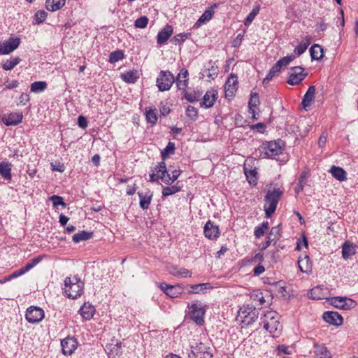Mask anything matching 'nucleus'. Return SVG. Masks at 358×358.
I'll return each mask as SVG.
<instances>
[{"instance_id": "f257e3e1", "label": "nucleus", "mask_w": 358, "mask_h": 358, "mask_svg": "<svg viewBox=\"0 0 358 358\" xmlns=\"http://www.w3.org/2000/svg\"><path fill=\"white\" fill-rule=\"evenodd\" d=\"M83 289L84 282L77 275L65 278L64 292L68 298L77 299L83 294Z\"/></svg>"}, {"instance_id": "f03ea898", "label": "nucleus", "mask_w": 358, "mask_h": 358, "mask_svg": "<svg viewBox=\"0 0 358 358\" xmlns=\"http://www.w3.org/2000/svg\"><path fill=\"white\" fill-rule=\"evenodd\" d=\"M264 328L273 337H278L281 333L282 326L279 321V315L275 311H267L262 318Z\"/></svg>"}, {"instance_id": "7ed1b4c3", "label": "nucleus", "mask_w": 358, "mask_h": 358, "mask_svg": "<svg viewBox=\"0 0 358 358\" xmlns=\"http://www.w3.org/2000/svg\"><path fill=\"white\" fill-rule=\"evenodd\" d=\"M282 191L279 187L268 189L264 197L266 217L269 218L275 213L277 205L282 197Z\"/></svg>"}, {"instance_id": "20e7f679", "label": "nucleus", "mask_w": 358, "mask_h": 358, "mask_svg": "<svg viewBox=\"0 0 358 358\" xmlns=\"http://www.w3.org/2000/svg\"><path fill=\"white\" fill-rule=\"evenodd\" d=\"M258 310L254 306H243L238 312L236 320L241 323L249 325L252 324L258 317Z\"/></svg>"}, {"instance_id": "39448f33", "label": "nucleus", "mask_w": 358, "mask_h": 358, "mask_svg": "<svg viewBox=\"0 0 358 358\" xmlns=\"http://www.w3.org/2000/svg\"><path fill=\"white\" fill-rule=\"evenodd\" d=\"M260 151L262 152L261 156L262 157H273L282 153V148L280 142L270 141L263 143L260 148Z\"/></svg>"}, {"instance_id": "423d86ee", "label": "nucleus", "mask_w": 358, "mask_h": 358, "mask_svg": "<svg viewBox=\"0 0 358 358\" xmlns=\"http://www.w3.org/2000/svg\"><path fill=\"white\" fill-rule=\"evenodd\" d=\"M175 80L173 75L169 71H161L156 83L159 91L169 90Z\"/></svg>"}, {"instance_id": "0eeeda50", "label": "nucleus", "mask_w": 358, "mask_h": 358, "mask_svg": "<svg viewBox=\"0 0 358 358\" xmlns=\"http://www.w3.org/2000/svg\"><path fill=\"white\" fill-rule=\"evenodd\" d=\"M329 301L333 306L342 310H350L357 306L355 301L346 296L331 297L329 299Z\"/></svg>"}, {"instance_id": "6e6552de", "label": "nucleus", "mask_w": 358, "mask_h": 358, "mask_svg": "<svg viewBox=\"0 0 358 358\" xmlns=\"http://www.w3.org/2000/svg\"><path fill=\"white\" fill-rule=\"evenodd\" d=\"M190 310V318L199 325H202L204 322L203 315L205 310L201 303L198 301L192 303L188 306Z\"/></svg>"}, {"instance_id": "1a4fd4ad", "label": "nucleus", "mask_w": 358, "mask_h": 358, "mask_svg": "<svg viewBox=\"0 0 358 358\" xmlns=\"http://www.w3.org/2000/svg\"><path fill=\"white\" fill-rule=\"evenodd\" d=\"M307 75L306 73H304V69L303 67H292L291 71L289 73V78L287 83L290 85H298L305 79Z\"/></svg>"}, {"instance_id": "9d476101", "label": "nucleus", "mask_w": 358, "mask_h": 358, "mask_svg": "<svg viewBox=\"0 0 358 358\" xmlns=\"http://www.w3.org/2000/svg\"><path fill=\"white\" fill-rule=\"evenodd\" d=\"M44 311L38 306H30L27 309L25 318L29 323H38L44 317Z\"/></svg>"}, {"instance_id": "9b49d317", "label": "nucleus", "mask_w": 358, "mask_h": 358, "mask_svg": "<svg viewBox=\"0 0 358 358\" xmlns=\"http://www.w3.org/2000/svg\"><path fill=\"white\" fill-rule=\"evenodd\" d=\"M20 44V38H10L3 43H0V55H8L18 48Z\"/></svg>"}, {"instance_id": "f8f14e48", "label": "nucleus", "mask_w": 358, "mask_h": 358, "mask_svg": "<svg viewBox=\"0 0 358 358\" xmlns=\"http://www.w3.org/2000/svg\"><path fill=\"white\" fill-rule=\"evenodd\" d=\"M137 194L139 197V206L143 210L148 209L153 197V192L147 188L138 191Z\"/></svg>"}, {"instance_id": "ddd939ff", "label": "nucleus", "mask_w": 358, "mask_h": 358, "mask_svg": "<svg viewBox=\"0 0 358 358\" xmlns=\"http://www.w3.org/2000/svg\"><path fill=\"white\" fill-rule=\"evenodd\" d=\"M238 89V78L234 74H231L228 78L225 85V96L226 98H231L235 95V93Z\"/></svg>"}, {"instance_id": "4468645a", "label": "nucleus", "mask_w": 358, "mask_h": 358, "mask_svg": "<svg viewBox=\"0 0 358 358\" xmlns=\"http://www.w3.org/2000/svg\"><path fill=\"white\" fill-rule=\"evenodd\" d=\"M159 287L166 295L171 298L178 297L183 291V288L181 285H171L165 282H162L160 284Z\"/></svg>"}, {"instance_id": "2eb2a0df", "label": "nucleus", "mask_w": 358, "mask_h": 358, "mask_svg": "<svg viewBox=\"0 0 358 358\" xmlns=\"http://www.w3.org/2000/svg\"><path fill=\"white\" fill-rule=\"evenodd\" d=\"M77 341L72 337H67L61 341L62 352L65 355H71L77 348Z\"/></svg>"}, {"instance_id": "dca6fc26", "label": "nucleus", "mask_w": 358, "mask_h": 358, "mask_svg": "<svg viewBox=\"0 0 358 358\" xmlns=\"http://www.w3.org/2000/svg\"><path fill=\"white\" fill-rule=\"evenodd\" d=\"M322 318L326 322L337 327L341 325L343 321L342 316L334 311L324 312Z\"/></svg>"}, {"instance_id": "f3484780", "label": "nucleus", "mask_w": 358, "mask_h": 358, "mask_svg": "<svg viewBox=\"0 0 358 358\" xmlns=\"http://www.w3.org/2000/svg\"><path fill=\"white\" fill-rule=\"evenodd\" d=\"M217 91L215 89L208 90L203 96V101L201 102V106L206 108H211L217 99Z\"/></svg>"}, {"instance_id": "a211bd4d", "label": "nucleus", "mask_w": 358, "mask_h": 358, "mask_svg": "<svg viewBox=\"0 0 358 358\" xmlns=\"http://www.w3.org/2000/svg\"><path fill=\"white\" fill-rule=\"evenodd\" d=\"M205 236L209 239H214L219 236L220 229L218 227L211 221H208L203 228Z\"/></svg>"}, {"instance_id": "6ab92c4d", "label": "nucleus", "mask_w": 358, "mask_h": 358, "mask_svg": "<svg viewBox=\"0 0 358 358\" xmlns=\"http://www.w3.org/2000/svg\"><path fill=\"white\" fill-rule=\"evenodd\" d=\"M23 118L22 113H11L8 115L2 117L3 122L7 126L17 125L20 124Z\"/></svg>"}, {"instance_id": "aec40b11", "label": "nucleus", "mask_w": 358, "mask_h": 358, "mask_svg": "<svg viewBox=\"0 0 358 358\" xmlns=\"http://www.w3.org/2000/svg\"><path fill=\"white\" fill-rule=\"evenodd\" d=\"M280 229L278 227H273L270 230L269 234L267 237V240L262 243V250L266 249L271 243V242L274 241V243L275 244L276 241L280 238Z\"/></svg>"}, {"instance_id": "412c9836", "label": "nucleus", "mask_w": 358, "mask_h": 358, "mask_svg": "<svg viewBox=\"0 0 358 358\" xmlns=\"http://www.w3.org/2000/svg\"><path fill=\"white\" fill-rule=\"evenodd\" d=\"M164 173H166V165L165 162H161L156 166L155 171L150 174V180L155 182L159 179L162 180V177H164Z\"/></svg>"}, {"instance_id": "4be33fe9", "label": "nucleus", "mask_w": 358, "mask_h": 358, "mask_svg": "<svg viewBox=\"0 0 358 358\" xmlns=\"http://www.w3.org/2000/svg\"><path fill=\"white\" fill-rule=\"evenodd\" d=\"M315 87L312 85L308 87L307 92L304 94L301 101V105L306 110H308V108L311 106L315 98Z\"/></svg>"}, {"instance_id": "5701e85b", "label": "nucleus", "mask_w": 358, "mask_h": 358, "mask_svg": "<svg viewBox=\"0 0 358 358\" xmlns=\"http://www.w3.org/2000/svg\"><path fill=\"white\" fill-rule=\"evenodd\" d=\"M188 71L186 69H182L178 73L176 83L177 87L179 90H185L187 86V76Z\"/></svg>"}, {"instance_id": "b1692460", "label": "nucleus", "mask_w": 358, "mask_h": 358, "mask_svg": "<svg viewBox=\"0 0 358 358\" xmlns=\"http://www.w3.org/2000/svg\"><path fill=\"white\" fill-rule=\"evenodd\" d=\"M173 34V28L171 26L166 25L157 34V43L159 45L164 44Z\"/></svg>"}, {"instance_id": "393cba45", "label": "nucleus", "mask_w": 358, "mask_h": 358, "mask_svg": "<svg viewBox=\"0 0 358 358\" xmlns=\"http://www.w3.org/2000/svg\"><path fill=\"white\" fill-rule=\"evenodd\" d=\"M326 289V288H323L321 286L315 287L308 292V296L313 300L322 299L325 297L326 293L324 291Z\"/></svg>"}, {"instance_id": "a878e982", "label": "nucleus", "mask_w": 358, "mask_h": 358, "mask_svg": "<svg viewBox=\"0 0 358 358\" xmlns=\"http://www.w3.org/2000/svg\"><path fill=\"white\" fill-rule=\"evenodd\" d=\"M94 313L95 308L88 303H85L80 308V315L86 320H90L94 316Z\"/></svg>"}, {"instance_id": "bb28decb", "label": "nucleus", "mask_w": 358, "mask_h": 358, "mask_svg": "<svg viewBox=\"0 0 358 358\" xmlns=\"http://www.w3.org/2000/svg\"><path fill=\"white\" fill-rule=\"evenodd\" d=\"M298 265L301 272L308 273L311 271L312 263L308 255L305 257H299Z\"/></svg>"}, {"instance_id": "cd10ccee", "label": "nucleus", "mask_w": 358, "mask_h": 358, "mask_svg": "<svg viewBox=\"0 0 358 358\" xmlns=\"http://www.w3.org/2000/svg\"><path fill=\"white\" fill-rule=\"evenodd\" d=\"M259 103V95L256 92H252L250 94V99L248 102L249 111L252 115L254 119H257L255 117V108L257 107Z\"/></svg>"}, {"instance_id": "c85d7f7f", "label": "nucleus", "mask_w": 358, "mask_h": 358, "mask_svg": "<svg viewBox=\"0 0 358 358\" xmlns=\"http://www.w3.org/2000/svg\"><path fill=\"white\" fill-rule=\"evenodd\" d=\"M330 173H331L334 178H335L336 179L341 182L347 180L346 172L344 171L343 169L341 167L332 166L330 169Z\"/></svg>"}, {"instance_id": "c756f323", "label": "nucleus", "mask_w": 358, "mask_h": 358, "mask_svg": "<svg viewBox=\"0 0 358 358\" xmlns=\"http://www.w3.org/2000/svg\"><path fill=\"white\" fill-rule=\"evenodd\" d=\"M216 6V4H214L210 8L206 10L196 22V25L199 27L202 24H204L205 22L209 21L212 18L213 15L214 13L213 8H215Z\"/></svg>"}, {"instance_id": "7c9ffc66", "label": "nucleus", "mask_w": 358, "mask_h": 358, "mask_svg": "<svg viewBox=\"0 0 358 358\" xmlns=\"http://www.w3.org/2000/svg\"><path fill=\"white\" fill-rule=\"evenodd\" d=\"M65 4V0H46L45 7L48 10L56 11Z\"/></svg>"}, {"instance_id": "2f4dec72", "label": "nucleus", "mask_w": 358, "mask_h": 358, "mask_svg": "<svg viewBox=\"0 0 358 358\" xmlns=\"http://www.w3.org/2000/svg\"><path fill=\"white\" fill-rule=\"evenodd\" d=\"M0 175L5 180H11V164L8 162L0 163Z\"/></svg>"}, {"instance_id": "473e14b6", "label": "nucleus", "mask_w": 358, "mask_h": 358, "mask_svg": "<svg viewBox=\"0 0 358 358\" xmlns=\"http://www.w3.org/2000/svg\"><path fill=\"white\" fill-rule=\"evenodd\" d=\"M138 78L137 71H129L121 74V78L127 83H135Z\"/></svg>"}, {"instance_id": "72a5a7b5", "label": "nucleus", "mask_w": 358, "mask_h": 358, "mask_svg": "<svg viewBox=\"0 0 358 358\" xmlns=\"http://www.w3.org/2000/svg\"><path fill=\"white\" fill-rule=\"evenodd\" d=\"M310 54L313 60H320L323 57V49L318 44H314L310 48Z\"/></svg>"}, {"instance_id": "f704fd0d", "label": "nucleus", "mask_w": 358, "mask_h": 358, "mask_svg": "<svg viewBox=\"0 0 358 358\" xmlns=\"http://www.w3.org/2000/svg\"><path fill=\"white\" fill-rule=\"evenodd\" d=\"M315 355L317 358H331L327 348L323 345L315 344Z\"/></svg>"}, {"instance_id": "c9c22d12", "label": "nucleus", "mask_w": 358, "mask_h": 358, "mask_svg": "<svg viewBox=\"0 0 358 358\" xmlns=\"http://www.w3.org/2000/svg\"><path fill=\"white\" fill-rule=\"evenodd\" d=\"M355 252L356 251L355 247L352 243L345 242L343 245L342 255L345 259H348L350 257L354 255Z\"/></svg>"}, {"instance_id": "e433bc0d", "label": "nucleus", "mask_w": 358, "mask_h": 358, "mask_svg": "<svg viewBox=\"0 0 358 358\" xmlns=\"http://www.w3.org/2000/svg\"><path fill=\"white\" fill-rule=\"evenodd\" d=\"M92 232H89L87 231H81L73 236V241L74 243H79L83 241H87L90 239L92 237Z\"/></svg>"}, {"instance_id": "4c0bfd02", "label": "nucleus", "mask_w": 358, "mask_h": 358, "mask_svg": "<svg viewBox=\"0 0 358 358\" xmlns=\"http://www.w3.org/2000/svg\"><path fill=\"white\" fill-rule=\"evenodd\" d=\"M244 173L250 184L256 185L257 180V171L256 169H248L244 166Z\"/></svg>"}, {"instance_id": "58836bf2", "label": "nucleus", "mask_w": 358, "mask_h": 358, "mask_svg": "<svg viewBox=\"0 0 358 358\" xmlns=\"http://www.w3.org/2000/svg\"><path fill=\"white\" fill-rule=\"evenodd\" d=\"M180 174V171H179V170H174L172 172L171 176L166 171V173H164V177H162V180L164 183H166L167 185H170L171 183L173 182L178 178Z\"/></svg>"}, {"instance_id": "ea45409f", "label": "nucleus", "mask_w": 358, "mask_h": 358, "mask_svg": "<svg viewBox=\"0 0 358 358\" xmlns=\"http://www.w3.org/2000/svg\"><path fill=\"white\" fill-rule=\"evenodd\" d=\"M210 287L209 283H200L191 285L192 290H189L188 292L189 294H199L201 292H204L206 290Z\"/></svg>"}, {"instance_id": "a19ab883", "label": "nucleus", "mask_w": 358, "mask_h": 358, "mask_svg": "<svg viewBox=\"0 0 358 358\" xmlns=\"http://www.w3.org/2000/svg\"><path fill=\"white\" fill-rule=\"evenodd\" d=\"M202 96V92L199 90L191 92H185V98L190 103L198 101Z\"/></svg>"}, {"instance_id": "79ce46f5", "label": "nucleus", "mask_w": 358, "mask_h": 358, "mask_svg": "<svg viewBox=\"0 0 358 358\" xmlns=\"http://www.w3.org/2000/svg\"><path fill=\"white\" fill-rule=\"evenodd\" d=\"M47 87V83L45 81H36L31 85V92L38 93L44 91Z\"/></svg>"}, {"instance_id": "37998d69", "label": "nucleus", "mask_w": 358, "mask_h": 358, "mask_svg": "<svg viewBox=\"0 0 358 358\" xmlns=\"http://www.w3.org/2000/svg\"><path fill=\"white\" fill-rule=\"evenodd\" d=\"M20 60L18 57L10 58L2 65V68L6 71H10L20 63Z\"/></svg>"}, {"instance_id": "c03bdc74", "label": "nucleus", "mask_w": 358, "mask_h": 358, "mask_svg": "<svg viewBox=\"0 0 358 358\" xmlns=\"http://www.w3.org/2000/svg\"><path fill=\"white\" fill-rule=\"evenodd\" d=\"M280 69L278 66L275 64L272 68L270 69L268 73L266 75V78L263 80V84L266 85L272 78L275 76V73L279 72Z\"/></svg>"}, {"instance_id": "a18cd8bd", "label": "nucleus", "mask_w": 358, "mask_h": 358, "mask_svg": "<svg viewBox=\"0 0 358 358\" xmlns=\"http://www.w3.org/2000/svg\"><path fill=\"white\" fill-rule=\"evenodd\" d=\"M146 120L148 122L155 124L157 121V109H149L145 113Z\"/></svg>"}, {"instance_id": "49530a36", "label": "nucleus", "mask_w": 358, "mask_h": 358, "mask_svg": "<svg viewBox=\"0 0 358 358\" xmlns=\"http://www.w3.org/2000/svg\"><path fill=\"white\" fill-rule=\"evenodd\" d=\"M306 178H307V174L306 172H303L301 176H300V178L299 179V182L298 184L296 185V187H295V192L298 194L299 192H302L303 189V187L306 183Z\"/></svg>"}, {"instance_id": "de8ad7c7", "label": "nucleus", "mask_w": 358, "mask_h": 358, "mask_svg": "<svg viewBox=\"0 0 358 358\" xmlns=\"http://www.w3.org/2000/svg\"><path fill=\"white\" fill-rule=\"evenodd\" d=\"M47 16L48 13L45 10H41L37 11L34 17V24H39L43 23L46 20Z\"/></svg>"}, {"instance_id": "09e8293b", "label": "nucleus", "mask_w": 358, "mask_h": 358, "mask_svg": "<svg viewBox=\"0 0 358 358\" xmlns=\"http://www.w3.org/2000/svg\"><path fill=\"white\" fill-rule=\"evenodd\" d=\"M180 190V187L178 185H173L171 187H165L162 189V196H168L178 192Z\"/></svg>"}, {"instance_id": "8fccbe9b", "label": "nucleus", "mask_w": 358, "mask_h": 358, "mask_svg": "<svg viewBox=\"0 0 358 358\" xmlns=\"http://www.w3.org/2000/svg\"><path fill=\"white\" fill-rule=\"evenodd\" d=\"M259 6H257L254 7L253 9L252 10V11L248 14L246 19L245 20L244 24L245 26H249L252 23V22L254 20L255 17L259 13Z\"/></svg>"}, {"instance_id": "3c124183", "label": "nucleus", "mask_w": 358, "mask_h": 358, "mask_svg": "<svg viewBox=\"0 0 358 358\" xmlns=\"http://www.w3.org/2000/svg\"><path fill=\"white\" fill-rule=\"evenodd\" d=\"M124 58V53L122 50H115L112 52L109 56V62L112 64L115 63Z\"/></svg>"}, {"instance_id": "603ef678", "label": "nucleus", "mask_w": 358, "mask_h": 358, "mask_svg": "<svg viewBox=\"0 0 358 358\" xmlns=\"http://www.w3.org/2000/svg\"><path fill=\"white\" fill-rule=\"evenodd\" d=\"M190 36L189 33H181L176 35L171 40L172 43L175 45L183 43L187 37Z\"/></svg>"}, {"instance_id": "864d4df0", "label": "nucleus", "mask_w": 358, "mask_h": 358, "mask_svg": "<svg viewBox=\"0 0 358 358\" xmlns=\"http://www.w3.org/2000/svg\"><path fill=\"white\" fill-rule=\"evenodd\" d=\"M294 59H295V55H292L284 57L281 58L275 64L281 69L282 66L288 65Z\"/></svg>"}, {"instance_id": "5fc2aeb1", "label": "nucleus", "mask_w": 358, "mask_h": 358, "mask_svg": "<svg viewBox=\"0 0 358 358\" xmlns=\"http://www.w3.org/2000/svg\"><path fill=\"white\" fill-rule=\"evenodd\" d=\"M148 18L146 16H141L135 21L134 25L136 28L144 29L148 25Z\"/></svg>"}, {"instance_id": "6e6d98bb", "label": "nucleus", "mask_w": 358, "mask_h": 358, "mask_svg": "<svg viewBox=\"0 0 358 358\" xmlns=\"http://www.w3.org/2000/svg\"><path fill=\"white\" fill-rule=\"evenodd\" d=\"M175 150V144L173 142H169L166 148L162 152V157L163 159L171 153H173Z\"/></svg>"}, {"instance_id": "4d7b16f0", "label": "nucleus", "mask_w": 358, "mask_h": 358, "mask_svg": "<svg viewBox=\"0 0 358 358\" xmlns=\"http://www.w3.org/2000/svg\"><path fill=\"white\" fill-rule=\"evenodd\" d=\"M186 115L192 120H195L198 117V110L192 106H188L186 110Z\"/></svg>"}, {"instance_id": "13d9d810", "label": "nucleus", "mask_w": 358, "mask_h": 358, "mask_svg": "<svg viewBox=\"0 0 358 358\" xmlns=\"http://www.w3.org/2000/svg\"><path fill=\"white\" fill-rule=\"evenodd\" d=\"M50 200L52 202L53 206L57 207L58 206H66V203L63 201V198L60 196L53 195L50 198Z\"/></svg>"}, {"instance_id": "bf43d9fd", "label": "nucleus", "mask_w": 358, "mask_h": 358, "mask_svg": "<svg viewBox=\"0 0 358 358\" xmlns=\"http://www.w3.org/2000/svg\"><path fill=\"white\" fill-rule=\"evenodd\" d=\"M309 45V43H300L298 45H296L294 48V53L297 55H302L308 48Z\"/></svg>"}, {"instance_id": "052dcab7", "label": "nucleus", "mask_w": 358, "mask_h": 358, "mask_svg": "<svg viewBox=\"0 0 358 358\" xmlns=\"http://www.w3.org/2000/svg\"><path fill=\"white\" fill-rule=\"evenodd\" d=\"M166 269L169 273L174 276H179L180 268H178L176 266L169 264L166 266Z\"/></svg>"}, {"instance_id": "680f3d73", "label": "nucleus", "mask_w": 358, "mask_h": 358, "mask_svg": "<svg viewBox=\"0 0 358 358\" xmlns=\"http://www.w3.org/2000/svg\"><path fill=\"white\" fill-rule=\"evenodd\" d=\"M78 124L82 129H85L88 125L87 120L85 117L80 115L78 118Z\"/></svg>"}, {"instance_id": "e2e57ef3", "label": "nucleus", "mask_w": 358, "mask_h": 358, "mask_svg": "<svg viewBox=\"0 0 358 358\" xmlns=\"http://www.w3.org/2000/svg\"><path fill=\"white\" fill-rule=\"evenodd\" d=\"M265 232L266 231L260 226H257L255 229L254 234L257 238H259L265 234Z\"/></svg>"}, {"instance_id": "0e129e2a", "label": "nucleus", "mask_w": 358, "mask_h": 358, "mask_svg": "<svg viewBox=\"0 0 358 358\" xmlns=\"http://www.w3.org/2000/svg\"><path fill=\"white\" fill-rule=\"evenodd\" d=\"M179 276L187 278V277H191L192 276V272L189 271L188 269H186L185 268H180L179 271Z\"/></svg>"}, {"instance_id": "69168bd1", "label": "nucleus", "mask_w": 358, "mask_h": 358, "mask_svg": "<svg viewBox=\"0 0 358 358\" xmlns=\"http://www.w3.org/2000/svg\"><path fill=\"white\" fill-rule=\"evenodd\" d=\"M20 104L25 105L29 101V96L26 93H22L20 98Z\"/></svg>"}, {"instance_id": "338daca9", "label": "nucleus", "mask_w": 358, "mask_h": 358, "mask_svg": "<svg viewBox=\"0 0 358 358\" xmlns=\"http://www.w3.org/2000/svg\"><path fill=\"white\" fill-rule=\"evenodd\" d=\"M23 274H24V273L22 270V268H20L19 270H17V271H14L11 275H8V279H10L11 280L13 278L19 277V276H20V275H22Z\"/></svg>"}, {"instance_id": "774afa93", "label": "nucleus", "mask_w": 358, "mask_h": 358, "mask_svg": "<svg viewBox=\"0 0 358 358\" xmlns=\"http://www.w3.org/2000/svg\"><path fill=\"white\" fill-rule=\"evenodd\" d=\"M265 271L264 267L262 265H258L254 268V274L255 275H259Z\"/></svg>"}]
</instances>
